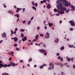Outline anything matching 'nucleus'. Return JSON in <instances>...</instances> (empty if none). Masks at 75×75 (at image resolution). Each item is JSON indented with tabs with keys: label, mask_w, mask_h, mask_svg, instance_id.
I'll list each match as a JSON object with an SVG mask.
<instances>
[{
	"label": "nucleus",
	"mask_w": 75,
	"mask_h": 75,
	"mask_svg": "<svg viewBox=\"0 0 75 75\" xmlns=\"http://www.w3.org/2000/svg\"><path fill=\"white\" fill-rule=\"evenodd\" d=\"M60 1H62L63 2V5L65 6V7H70L71 6V3L69 2L68 1H67V0H59Z\"/></svg>",
	"instance_id": "f257e3e1"
},
{
	"label": "nucleus",
	"mask_w": 75,
	"mask_h": 75,
	"mask_svg": "<svg viewBox=\"0 0 75 75\" xmlns=\"http://www.w3.org/2000/svg\"><path fill=\"white\" fill-rule=\"evenodd\" d=\"M56 2L57 4H59V6H57V8L58 9H61L63 8L62 7V3L58 0Z\"/></svg>",
	"instance_id": "f03ea898"
},
{
	"label": "nucleus",
	"mask_w": 75,
	"mask_h": 75,
	"mask_svg": "<svg viewBox=\"0 0 75 75\" xmlns=\"http://www.w3.org/2000/svg\"><path fill=\"white\" fill-rule=\"evenodd\" d=\"M69 23L71 24V26H75V22L73 21H69Z\"/></svg>",
	"instance_id": "7ed1b4c3"
},
{
	"label": "nucleus",
	"mask_w": 75,
	"mask_h": 75,
	"mask_svg": "<svg viewBox=\"0 0 75 75\" xmlns=\"http://www.w3.org/2000/svg\"><path fill=\"white\" fill-rule=\"evenodd\" d=\"M55 64H56V65H60V66H61V68H62V67H63V66H64V64L61 63L59 62L55 63Z\"/></svg>",
	"instance_id": "20e7f679"
},
{
	"label": "nucleus",
	"mask_w": 75,
	"mask_h": 75,
	"mask_svg": "<svg viewBox=\"0 0 75 75\" xmlns=\"http://www.w3.org/2000/svg\"><path fill=\"white\" fill-rule=\"evenodd\" d=\"M46 51L45 50H43V49H40L39 50V52H41V53H44V52H45Z\"/></svg>",
	"instance_id": "39448f33"
},
{
	"label": "nucleus",
	"mask_w": 75,
	"mask_h": 75,
	"mask_svg": "<svg viewBox=\"0 0 75 75\" xmlns=\"http://www.w3.org/2000/svg\"><path fill=\"white\" fill-rule=\"evenodd\" d=\"M10 64L12 67H15L16 66V64L14 62H11L10 63Z\"/></svg>",
	"instance_id": "423d86ee"
},
{
	"label": "nucleus",
	"mask_w": 75,
	"mask_h": 75,
	"mask_svg": "<svg viewBox=\"0 0 75 75\" xmlns=\"http://www.w3.org/2000/svg\"><path fill=\"white\" fill-rule=\"evenodd\" d=\"M70 7H71V8H72L73 9V10L72 9H71V11H74V10H75V6H74L73 5H71Z\"/></svg>",
	"instance_id": "0eeeda50"
},
{
	"label": "nucleus",
	"mask_w": 75,
	"mask_h": 75,
	"mask_svg": "<svg viewBox=\"0 0 75 75\" xmlns=\"http://www.w3.org/2000/svg\"><path fill=\"white\" fill-rule=\"evenodd\" d=\"M8 13L11 14V15H13L14 14V13L11 11H8Z\"/></svg>",
	"instance_id": "6e6552de"
},
{
	"label": "nucleus",
	"mask_w": 75,
	"mask_h": 75,
	"mask_svg": "<svg viewBox=\"0 0 75 75\" xmlns=\"http://www.w3.org/2000/svg\"><path fill=\"white\" fill-rule=\"evenodd\" d=\"M64 13L65 12H64V11H59L58 12V13L60 14H64Z\"/></svg>",
	"instance_id": "1a4fd4ad"
},
{
	"label": "nucleus",
	"mask_w": 75,
	"mask_h": 75,
	"mask_svg": "<svg viewBox=\"0 0 75 75\" xmlns=\"http://www.w3.org/2000/svg\"><path fill=\"white\" fill-rule=\"evenodd\" d=\"M13 40L15 42H17L18 41V38L16 37H15L13 38Z\"/></svg>",
	"instance_id": "9d476101"
},
{
	"label": "nucleus",
	"mask_w": 75,
	"mask_h": 75,
	"mask_svg": "<svg viewBox=\"0 0 75 75\" xmlns=\"http://www.w3.org/2000/svg\"><path fill=\"white\" fill-rule=\"evenodd\" d=\"M2 37L3 38H4V37H6V34L5 33H4L2 34Z\"/></svg>",
	"instance_id": "9b49d317"
},
{
	"label": "nucleus",
	"mask_w": 75,
	"mask_h": 75,
	"mask_svg": "<svg viewBox=\"0 0 75 75\" xmlns=\"http://www.w3.org/2000/svg\"><path fill=\"white\" fill-rule=\"evenodd\" d=\"M22 9L21 8H17V10L16 11V13H18V12H19V10H21V9Z\"/></svg>",
	"instance_id": "f8f14e48"
},
{
	"label": "nucleus",
	"mask_w": 75,
	"mask_h": 75,
	"mask_svg": "<svg viewBox=\"0 0 75 75\" xmlns=\"http://www.w3.org/2000/svg\"><path fill=\"white\" fill-rule=\"evenodd\" d=\"M51 7V5L50 4H48V5L47 6V8H50Z\"/></svg>",
	"instance_id": "ddd939ff"
},
{
	"label": "nucleus",
	"mask_w": 75,
	"mask_h": 75,
	"mask_svg": "<svg viewBox=\"0 0 75 75\" xmlns=\"http://www.w3.org/2000/svg\"><path fill=\"white\" fill-rule=\"evenodd\" d=\"M67 61H68V62H70V61H71V58H68V57H67Z\"/></svg>",
	"instance_id": "4468645a"
},
{
	"label": "nucleus",
	"mask_w": 75,
	"mask_h": 75,
	"mask_svg": "<svg viewBox=\"0 0 75 75\" xmlns=\"http://www.w3.org/2000/svg\"><path fill=\"white\" fill-rule=\"evenodd\" d=\"M69 47L70 48H72L73 47V48H75V46H74V45H69Z\"/></svg>",
	"instance_id": "2eb2a0df"
},
{
	"label": "nucleus",
	"mask_w": 75,
	"mask_h": 75,
	"mask_svg": "<svg viewBox=\"0 0 75 75\" xmlns=\"http://www.w3.org/2000/svg\"><path fill=\"white\" fill-rule=\"evenodd\" d=\"M2 75H9V74L8 73H2Z\"/></svg>",
	"instance_id": "dca6fc26"
},
{
	"label": "nucleus",
	"mask_w": 75,
	"mask_h": 75,
	"mask_svg": "<svg viewBox=\"0 0 75 75\" xmlns=\"http://www.w3.org/2000/svg\"><path fill=\"white\" fill-rule=\"evenodd\" d=\"M45 38H50V36L48 35H46L45 36Z\"/></svg>",
	"instance_id": "f3484780"
},
{
	"label": "nucleus",
	"mask_w": 75,
	"mask_h": 75,
	"mask_svg": "<svg viewBox=\"0 0 75 75\" xmlns=\"http://www.w3.org/2000/svg\"><path fill=\"white\" fill-rule=\"evenodd\" d=\"M48 23H49V27H52V25H53V23H50V22H49Z\"/></svg>",
	"instance_id": "a211bd4d"
},
{
	"label": "nucleus",
	"mask_w": 75,
	"mask_h": 75,
	"mask_svg": "<svg viewBox=\"0 0 75 75\" xmlns=\"http://www.w3.org/2000/svg\"><path fill=\"white\" fill-rule=\"evenodd\" d=\"M65 49V47L64 46H63L60 48V50H62Z\"/></svg>",
	"instance_id": "6ab92c4d"
},
{
	"label": "nucleus",
	"mask_w": 75,
	"mask_h": 75,
	"mask_svg": "<svg viewBox=\"0 0 75 75\" xmlns=\"http://www.w3.org/2000/svg\"><path fill=\"white\" fill-rule=\"evenodd\" d=\"M37 40H38V39H35L34 40H32V41L33 42H35V41H37Z\"/></svg>",
	"instance_id": "aec40b11"
},
{
	"label": "nucleus",
	"mask_w": 75,
	"mask_h": 75,
	"mask_svg": "<svg viewBox=\"0 0 75 75\" xmlns=\"http://www.w3.org/2000/svg\"><path fill=\"white\" fill-rule=\"evenodd\" d=\"M4 68H6L7 67V64H5L4 65H3V66Z\"/></svg>",
	"instance_id": "412c9836"
},
{
	"label": "nucleus",
	"mask_w": 75,
	"mask_h": 75,
	"mask_svg": "<svg viewBox=\"0 0 75 75\" xmlns=\"http://www.w3.org/2000/svg\"><path fill=\"white\" fill-rule=\"evenodd\" d=\"M1 67H3V64H0V68H1Z\"/></svg>",
	"instance_id": "4be33fe9"
},
{
	"label": "nucleus",
	"mask_w": 75,
	"mask_h": 75,
	"mask_svg": "<svg viewBox=\"0 0 75 75\" xmlns=\"http://www.w3.org/2000/svg\"><path fill=\"white\" fill-rule=\"evenodd\" d=\"M32 8H33V9H34V10H35V11H36V8L34 6H33L32 7Z\"/></svg>",
	"instance_id": "5701e85b"
},
{
	"label": "nucleus",
	"mask_w": 75,
	"mask_h": 75,
	"mask_svg": "<svg viewBox=\"0 0 75 75\" xmlns=\"http://www.w3.org/2000/svg\"><path fill=\"white\" fill-rule=\"evenodd\" d=\"M63 10L64 11H67V8L65 7L63 8Z\"/></svg>",
	"instance_id": "b1692460"
},
{
	"label": "nucleus",
	"mask_w": 75,
	"mask_h": 75,
	"mask_svg": "<svg viewBox=\"0 0 75 75\" xmlns=\"http://www.w3.org/2000/svg\"><path fill=\"white\" fill-rule=\"evenodd\" d=\"M32 59L31 58H30L28 60V62H31V61H32Z\"/></svg>",
	"instance_id": "393cba45"
},
{
	"label": "nucleus",
	"mask_w": 75,
	"mask_h": 75,
	"mask_svg": "<svg viewBox=\"0 0 75 75\" xmlns=\"http://www.w3.org/2000/svg\"><path fill=\"white\" fill-rule=\"evenodd\" d=\"M31 21H29L28 23V25H30V23H31Z\"/></svg>",
	"instance_id": "a878e982"
},
{
	"label": "nucleus",
	"mask_w": 75,
	"mask_h": 75,
	"mask_svg": "<svg viewBox=\"0 0 75 75\" xmlns=\"http://www.w3.org/2000/svg\"><path fill=\"white\" fill-rule=\"evenodd\" d=\"M21 37L22 38H24V34L23 33L21 34Z\"/></svg>",
	"instance_id": "bb28decb"
},
{
	"label": "nucleus",
	"mask_w": 75,
	"mask_h": 75,
	"mask_svg": "<svg viewBox=\"0 0 75 75\" xmlns=\"http://www.w3.org/2000/svg\"><path fill=\"white\" fill-rule=\"evenodd\" d=\"M38 37H39L38 35H36L35 36V38H36V39H37V38H38Z\"/></svg>",
	"instance_id": "cd10ccee"
},
{
	"label": "nucleus",
	"mask_w": 75,
	"mask_h": 75,
	"mask_svg": "<svg viewBox=\"0 0 75 75\" xmlns=\"http://www.w3.org/2000/svg\"><path fill=\"white\" fill-rule=\"evenodd\" d=\"M44 55H47V52H44Z\"/></svg>",
	"instance_id": "c85d7f7f"
},
{
	"label": "nucleus",
	"mask_w": 75,
	"mask_h": 75,
	"mask_svg": "<svg viewBox=\"0 0 75 75\" xmlns=\"http://www.w3.org/2000/svg\"><path fill=\"white\" fill-rule=\"evenodd\" d=\"M3 5L5 8H6L7 7V6H6V4H3Z\"/></svg>",
	"instance_id": "c756f323"
},
{
	"label": "nucleus",
	"mask_w": 75,
	"mask_h": 75,
	"mask_svg": "<svg viewBox=\"0 0 75 75\" xmlns=\"http://www.w3.org/2000/svg\"><path fill=\"white\" fill-rule=\"evenodd\" d=\"M16 50L17 51H20V49L18 48L17 47H16Z\"/></svg>",
	"instance_id": "7c9ffc66"
},
{
	"label": "nucleus",
	"mask_w": 75,
	"mask_h": 75,
	"mask_svg": "<svg viewBox=\"0 0 75 75\" xmlns=\"http://www.w3.org/2000/svg\"><path fill=\"white\" fill-rule=\"evenodd\" d=\"M20 30L22 32H23L25 31V30L23 29H21Z\"/></svg>",
	"instance_id": "2f4dec72"
},
{
	"label": "nucleus",
	"mask_w": 75,
	"mask_h": 75,
	"mask_svg": "<svg viewBox=\"0 0 75 75\" xmlns=\"http://www.w3.org/2000/svg\"><path fill=\"white\" fill-rule=\"evenodd\" d=\"M16 17L17 18H18V17H20V16H19V15L18 14H16Z\"/></svg>",
	"instance_id": "473e14b6"
},
{
	"label": "nucleus",
	"mask_w": 75,
	"mask_h": 75,
	"mask_svg": "<svg viewBox=\"0 0 75 75\" xmlns=\"http://www.w3.org/2000/svg\"><path fill=\"white\" fill-rule=\"evenodd\" d=\"M11 67V64H8V65L7 64V67Z\"/></svg>",
	"instance_id": "72a5a7b5"
},
{
	"label": "nucleus",
	"mask_w": 75,
	"mask_h": 75,
	"mask_svg": "<svg viewBox=\"0 0 75 75\" xmlns=\"http://www.w3.org/2000/svg\"><path fill=\"white\" fill-rule=\"evenodd\" d=\"M61 58V57L60 56H59L58 57V59H60Z\"/></svg>",
	"instance_id": "f704fd0d"
},
{
	"label": "nucleus",
	"mask_w": 75,
	"mask_h": 75,
	"mask_svg": "<svg viewBox=\"0 0 75 75\" xmlns=\"http://www.w3.org/2000/svg\"><path fill=\"white\" fill-rule=\"evenodd\" d=\"M60 61L61 62L63 61V58L62 57H61L60 59Z\"/></svg>",
	"instance_id": "c9c22d12"
},
{
	"label": "nucleus",
	"mask_w": 75,
	"mask_h": 75,
	"mask_svg": "<svg viewBox=\"0 0 75 75\" xmlns=\"http://www.w3.org/2000/svg\"><path fill=\"white\" fill-rule=\"evenodd\" d=\"M46 35L50 36V34H49L48 32H47L46 33Z\"/></svg>",
	"instance_id": "e433bc0d"
},
{
	"label": "nucleus",
	"mask_w": 75,
	"mask_h": 75,
	"mask_svg": "<svg viewBox=\"0 0 75 75\" xmlns=\"http://www.w3.org/2000/svg\"><path fill=\"white\" fill-rule=\"evenodd\" d=\"M24 39H25V41H26V40H27V37L25 36L24 38Z\"/></svg>",
	"instance_id": "4c0bfd02"
},
{
	"label": "nucleus",
	"mask_w": 75,
	"mask_h": 75,
	"mask_svg": "<svg viewBox=\"0 0 75 75\" xmlns=\"http://www.w3.org/2000/svg\"><path fill=\"white\" fill-rule=\"evenodd\" d=\"M35 7H37L38 6V4H37V3H35Z\"/></svg>",
	"instance_id": "58836bf2"
},
{
	"label": "nucleus",
	"mask_w": 75,
	"mask_h": 75,
	"mask_svg": "<svg viewBox=\"0 0 75 75\" xmlns=\"http://www.w3.org/2000/svg\"><path fill=\"white\" fill-rule=\"evenodd\" d=\"M22 22L23 23V24H24V23H25L26 22V21H22Z\"/></svg>",
	"instance_id": "ea45409f"
},
{
	"label": "nucleus",
	"mask_w": 75,
	"mask_h": 75,
	"mask_svg": "<svg viewBox=\"0 0 75 75\" xmlns=\"http://www.w3.org/2000/svg\"><path fill=\"white\" fill-rule=\"evenodd\" d=\"M56 40H57V42H56V43H57V42H58V41H59V40L58 39V38H56Z\"/></svg>",
	"instance_id": "a19ab883"
},
{
	"label": "nucleus",
	"mask_w": 75,
	"mask_h": 75,
	"mask_svg": "<svg viewBox=\"0 0 75 75\" xmlns=\"http://www.w3.org/2000/svg\"><path fill=\"white\" fill-rule=\"evenodd\" d=\"M40 36H41V37H43L44 36V35L41 34L40 35Z\"/></svg>",
	"instance_id": "79ce46f5"
},
{
	"label": "nucleus",
	"mask_w": 75,
	"mask_h": 75,
	"mask_svg": "<svg viewBox=\"0 0 75 75\" xmlns=\"http://www.w3.org/2000/svg\"><path fill=\"white\" fill-rule=\"evenodd\" d=\"M22 40L23 41H25V39L24 38L22 39Z\"/></svg>",
	"instance_id": "37998d69"
},
{
	"label": "nucleus",
	"mask_w": 75,
	"mask_h": 75,
	"mask_svg": "<svg viewBox=\"0 0 75 75\" xmlns=\"http://www.w3.org/2000/svg\"><path fill=\"white\" fill-rule=\"evenodd\" d=\"M71 60L72 61H73L74 60V58L72 57L71 58Z\"/></svg>",
	"instance_id": "c03bdc74"
},
{
	"label": "nucleus",
	"mask_w": 75,
	"mask_h": 75,
	"mask_svg": "<svg viewBox=\"0 0 75 75\" xmlns=\"http://www.w3.org/2000/svg\"><path fill=\"white\" fill-rule=\"evenodd\" d=\"M69 10H68L67 11H66V13H68L69 12Z\"/></svg>",
	"instance_id": "a18cd8bd"
},
{
	"label": "nucleus",
	"mask_w": 75,
	"mask_h": 75,
	"mask_svg": "<svg viewBox=\"0 0 75 75\" xmlns=\"http://www.w3.org/2000/svg\"><path fill=\"white\" fill-rule=\"evenodd\" d=\"M11 33L12 34H14V32H13V31H11Z\"/></svg>",
	"instance_id": "49530a36"
},
{
	"label": "nucleus",
	"mask_w": 75,
	"mask_h": 75,
	"mask_svg": "<svg viewBox=\"0 0 75 75\" xmlns=\"http://www.w3.org/2000/svg\"><path fill=\"white\" fill-rule=\"evenodd\" d=\"M17 30H18V29L17 28H16L15 29V31H17Z\"/></svg>",
	"instance_id": "de8ad7c7"
},
{
	"label": "nucleus",
	"mask_w": 75,
	"mask_h": 75,
	"mask_svg": "<svg viewBox=\"0 0 75 75\" xmlns=\"http://www.w3.org/2000/svg\"><path fill=\"white\" fill-rule=\"evenodd\" d=\"M70 31H72L73 30V28H70Z\"/></svg>",
	"instance_id": "09e8293b"
},
{
	"label": "nucleus",
	"mask_w": 75,
	"mask_h": 75,
	"mask_svg": "<svg viewBox=\"0 0 75 75\" xmlns=\"http://www.w3.org/2000/svg\"><path fill=\"white\" fill-rule=\"evenodd\" d=\"M43 46L44 47H46V45H45V44H43Z\"/></svg>",
	"instance_id": "8fccbe9b"
},
{
	"label": "nucleus",
	"mask_w": 75,
	"mask_h": 75,
	"mask_svg": "<svg viewBox=\"0 0 75 75\" xmlns=\"http://www.w3.org/2000/svg\"><path fill=\"white\" fill-rule=\"evenodd\" d=\"M14 46H15V47H17V44H15L14 45Z\"/></svg>",
	"instance_id": "3c124183"
},
{
	"label": "nucleus",
	"mask_w": 75,
	"mask_h": 75,
	"mask_svg": "<svg viewBox=\"0 0 75 75\" xmlns=\"http://www.w3.org/2000/svg\"><path fill=\"white\" fill-rule=\"evenodd\" d=\"M23 60H20V62H21V63L22 62H23Z\"/></svg>",
	"instance_id": "603ef678"
},
{
	"label": "nucleus",
	"mask_w": 75,
	"mask_h": 75,
	"mask_svg": "<svg viewBox=\"0 0 75 75\" xmlns=\"http://www.w3.org/2000/svg\"><path fill=\"white\" fill-rule=\"evenodd\" d=\"M57 56H59V53H57Z\"/></svg>",
	"instance_id": "864d4df0"
},
{
	"label": "nucleus",
	"mask_w": 75,
	"mask_h": 75,
	"mask_svg": "<svg viewBox=\"0 0 75 75\" xmlns=\"http://www.w3.org/2000/svg\"><path fill=\"white\" fill-rule=\"evenodd\" d=\"M9 61H11V57H10L9 58Z\"/></svg>",
	"instance_id": "5fc2aeb1"
},
{
	"label": "nucleus",
	"mask_w": 75,
	"mask_h": 75,
	"mask_svg": "<svg viewBox=\"0 0 75 75\" xmlns=\"http://www.w3.org/2000/svg\"><path fill=\"white\" fill-rule=\"evenodd\" d=\"M37 29L40 30V27H39V26H38V27H37Z\"/></svg>",
	"instance_id": "6e6d98bb"
},
{
	"label": "nucleus",
	"mask_w": 75,
	"mask_h": 75,
	"mask_svg": "<svg viewBox=\"0 0 75 75\" xmlns=\"http://www.w3.org/2000/svg\"><path fill=\"white\" fill-rule=\"evenodd\" d=\"M34 18V17H33L30 19V20H33V19Z\"/></svg>",
	"instance_id": "4d7b16f0"
},
{
	"label": "nucleus",
	"mask_w": 75,
	"mask_h": 75,
	"mask_svg": "<svg viewBox=\"0 0 75 75\" xmlns=\"http://www.w3.org/2000/svg\"><path fill=\"white\" fill-rule=\"evenodd\" d=\"M46 1H45V0H44L43 1V3H46Z\"/></svg>",
	"instance_id": "13d9d810"
},
{
	"label": "nucleus",
	"mask_w": 75,
	"mask_h": 75,
	"mask_svg": "<svg viewBox=\"0 0 75 75\" xmlns=\"http://www.w3.org/2000/svg\"><path fill=\"white\" fill-rule=\"evenodd\" d=\"M45 28L46 30V29H47V27L46 26H45Z\"/></svg>",
	"instance_id": "bf43d9fd"
},
{
	"label": "nucleus",
	"mask_w": 75,
	"mask_h": 75,
	"mask_svg": "<svg viewBox=\"0 0 75 75\" xmlns=\"http://www.w3.org/2000/svg\"><path fill=\"white\" fill-rule=\"evenodd\" d=\"M43 67L41 66V67H40V68L41 69H42V68H43Z\"/></svg>",
	"instance_id": "052dcab7"
},
{
	"label": "nucleus",
	"mask_w": 75,
	"mask_h": 75,
	"mask_svg": "<svg viewBox=\"0 0 75 75\" xmlns=\"http://www.w3.org/2000/svg\"><path fill=\"white\" fill-rule=\"evenodd\" d=\"M56 16H59V14H56Z\"/></svg>",
	"instance_id": "680f3d73"
},
{
	"label": "nucleus",
	"mask_w": 75,
	"mask_h": 75,
	"mask_svg": "<svg viewBox=\"0 0 75 75\" xmlns=\"http://www.w3.org/2000/svg\"><path fill=\"white\" fill-rule=\"evenodd\" d=\"M73 68H74V69H75V65H73Z\"/></svg>",
	"instance_id": "e2e57ef3"
},
{
	"label": "nucleus",
	"mask_w": 75,
	"mask_h": 75,
	"mask_svg": "<svg viewBox=\"0 0 75 75\" xmlns=\"http://www.w3.org/2000/svg\"><path fill=\"white\" fill-rule=\"evenodd\" d=\"M22 10L23 11H25V8H23Z\"/></svg>",
	"instance_id": "0e129e2a"
},
{
	"label": "nucleus",
	"mask_w": 75,
	"mask_h": 75,
	"mask_svg": "<svg viewBox=\"0 0 75 75\" xmlns=\"http://www.w3.org/2000/svg\"><path fill=\"white\" fill-rule=\"evenodd\" d=\"M37 65H35L34 66V68H36V67H37Z\"/></svg>",
	"instance_id": "69168bd1"
},
{
	"label": "nucleus",
	"mask_w": 75,
	"mask_h": 75,
	"mask_svg": "<svg viewBox=\"0 0 75 75\" xmlns=\"http://www.w3.org/2000/svg\"><path fill=\"white\" fill-rule=\"evenodd\" d=\"M3 42V40H0V43H1V42Z\"/></svg>",
	"instance_id": "338daca9"
},
{
	"label": "nucleus",
	"mask_w": 75,
	"mask_h": 75,
	"mask_svg": "<svg viewBox=\"0 0 75 75\" xmlns=\"http://www.w3.org/2000/svg\"><path fill=\"white\" fill-rule=\"evenodd\" d=\"M54 11H57V9H54Z\"/></svg>",
	"instance_id": "774afa93"
}]
</instances>
